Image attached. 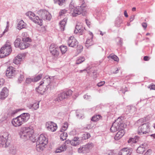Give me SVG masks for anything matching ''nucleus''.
I'll return each instance as SVG.
<instances>
[{
  "label": "nucleus",
  "instance_id": "f257e3e1",
  "mask_svg": "<svg viewBox=\"0 0 155 155\" xmlns=\"http://www.w3.org/2000/svg\"><path fill=\"white\" fill-rule=\"evenodd\" d=\"M126 127V125L120 117H118L112 124L110 128V130L112 132H115L120 129L114 137L116 140H118L124 134L125 132L124 129Z\"/></svg>",
  "mask_w": 155,
  "mask_h": 155
},
{
  "label": "nucleus",
  "instance_id": "f03ea898",
  "mask_svg": "<svg viewBox=\"0 0 155 155\" xmlns=\"http://www.w3.org/2000/svg\"><path fill=\"white\" fill-rule=\"evenodd\" d=\"M34 130L32 127H22L20 130L19 134L20 137L25 140H30L33 142H35L34 136Z\"/></svg>",
  "mask_w": 155,
  "mask_h": 155
},
{
  "label": "nucleus",
  "instance_id": "7ed1b4c3",
  "mask_svg": "<svg viewBox=\"0 0 155 155\" xmlns=\"http://www.w3.org/2000/svg\"><path fill=\"white\" fill-rule=\"evenodd\" d=\"M30 118V115L28 113H23L19 116L14 118L12 121L13 126L18 127L21 126L27 122Z\"/></svg>",
  "mask_w": 155,
  "mask_h": 155
},
{
  "label": "nucleus",
  "instance_id": "20e7f679",
  "mask_svg": "<svg viewBox=\"0 0 155 155\" xmlns=\"http://www.w3.org/2000/svg\"><path fill=\"white\" fill-rule=\"evenodd\" d=\"M48 140L46 136L44 134H41L38 137L36 143V149L38 152L42 151L45 148L48 143Z\"/></svg>",
  "mask_w": 155,
  "mask_h": 155
},
{
  "label": "nucleus",
  "instance_id": "39448f33",
  "mask_svg": "<svg viewBox=\"0 0 155 155\" xmlns=\"http://www.w3.org/2000/svg\"><path fill=\"white\" fill-rule=\"evenodd\" d=\"M40 85H43L47 88L53 89L56 86V84L54 82L53 78H50L48 76L44 77L40 82Z\"/></svg>",
  "mask_w": 155,
  "mask_h": 155
},
{
  "label": "nucleus",
  "instance_id": "423d86ee",
  "mask_svg": "<svg viewBox=\"0 0 155 155\" xmlns=\"http://www.w3.org/2000/svg\"><path fill=\"white\" fill-rule=\"evenodd\" d=\"M12 51L11 43L7 42L0 50V58H3L9 55Z\"/></svg>",
  "mask_w": 155,
  "mask_h": 155
},
{
  "label": "nucleus",
  "instance_id": "0eeeda50",
  "mask_svg": "<svg viewBox=\"0 0 155 155\" xmlns=\"http://www.w3.org/2000/svg\"><path fill=\"white\" fill-rule=\"evenodd\" d=\"M150 131V124L147 123L143 124L139 127L137 133L139 134H148Z\"/></svg>",
  "mask_w": 155,
  "mask_h": 155
},
{
  "label": "nucleus",
  "instance_id": "6e6552de",
  "mask_svg": "<svg viewBox=\"0 0 155 155\" xmlns=\"http://www.w3.org/2000/svg\"><path fill=\"white\" fill-rule=\"evenodd\" d=\"M72 93V91L70 90H68L66 92H61L58 94L57 97L54 99V101L58 102L67 98L71 96Z\"/></svg>",
  "mask_w": 155,
  "mask_h": 155
},
{
  "label": "nucleus",
  "instance_id": "1a4fd4ad",
  "mask_svg": "<svg viewBox=\"0 0 155 155\" xmlns=\"http://www.w3.org/2000/svg\"><path fill=\"white\" fill-rule=\"evenodd\" d=\"M80 0L82 2L81 5L80 6L77 7L73 9L72 12V11H71V13L73 17L77 16L85 11V6L84 5V0Z\"/></svg>",
  "mask_w": 155,
  "mask_h": 155
},
{
  "label": "nucleus",
  "instance_id": "9d476101",
  "mask_svg": "<svg viewBox=\"0 0 155 155\" xmlns=\"http://www.w3.org/2000/svg\"><path fill=\"white\" fill-rule=\"evenodd\" d=\"M9 134L8 132H5L0 136V146L2 147H6L9 145L8 140Z\"/></svg>",
  "mask_w": 155,
  "mask_h": 155
},
{
  "label": "nucleus",
  "instance_id": "9b49d317",
  "mask_svg": "<svg viewBox=\"0 0 155 155\" xmlns=\"http://www.w3.org/2000/svg\"><path fill=\"white\" fill-rule=\"evenodd\" d=\"M26 15L30 19L35 23L39 25H42V21L39 17L35 15V14L31 11H29L26 13Z\"/></svg>",
  "mask_w": 155,
  "mask_h": 155
},
{
  "label": "nucleus",
  "instance_id": "f8f14e48",
  "mask_svg": "<svg viewBox=\"0 0 155 155\" xmlns=\"http://www.w3.org/2000/svg\"><path fill=\"white\" fill-rule=\"evenodd\" d=\"M37 13L42 19L50 21L51 18V15L50 13L45 9H41L37 12Z\"/></svg>",
  "mask_w": 155,
  "mask_h": 155
},
{
  "label": "nucleus",
  "instance_id": "ddd939ff",
  "mask_svg": "<svg viewBox=\"0 0 155 155\" xmlns=\"http://www.w3.org/2000/svg\"><path fill=\"white\" fill-rule=\"evenodd\" d=\"M94 146V144L92 143H89L81 147L78 149L79 153H89Z\"/></svg>",
  "mask_w": 155,
  "mask_h": 155
},
{
  "label": "nucleus",
  "instance_id": "4468645a",
  "mask_svg": "<svg viewBox=\"0 0 155 155\" xmlns=\"http://www.w3.org/2000/svg\"><path fill=\"white\" fill-rule=\"evenodd\" d=\"M16 74V71L15 68L13 67L10 66L8 68L6 72V76L8 78H12Z\"/></svg>",
  "mask_w": 155,
  "mask_h": 155
},
{
  "label": "nucleus",
  "instance_id": "2eb2a0df",
  "mask_svg": "<svg viewBox=\"0 0 155 155\" xmlns=\"http://www.w3.org/2000/svg\"><path fill=\"white\" fill-rule=\"evenodd\" d=\"M46 126L48 130L51 132L55 131L57 128V124L53 122H47Z\"/></svg>",
  "mask_w": 155,
  "mask_h": 155
},
{
  "label": "nucleus",
  "instance_id": "dca6fc26",
  "mask_svg": "<svg viewBox=\"0 0 155 155\" xmlns=\"http://www.w3.org/2000/svg\"><path fill=\"white\" fill-rule=\"evenodd\" d=\"M67 42L68 46L72 47H75L78 45V41L72 36L69 38Z\"/></svg>",
  "mask_w": 155,
  "mask_h": 155
},
{
  "label": "nucleus",
  "instance_id": "f3484780",
  "mask_svg": "<svg viewBox=\"0 0 155 155\" xmlns=\"http://www.w3.org/2000/svg\"><path fill=\"white\" fill-rule=\"evenodd\" d=\"M133 150L131 148L125 147L122 148L118 153V155H131Z\"/></svg>",
  "mask_w": 155,
  "mask_h": 155
},
{
  "label": "nucleus",
  "instance_id": "a211bd4d",
  "mask_svg": "<svg viewBox=\"0 0 155 155\" xmlns=\"http://www.w3.org/2000/svg\"><path fill=\"white\" fill-rule=\"evenodd\" d=\"M70 143L71 144V140H66L64 143L59 148L55 150L56 153H59L65 151L67 149L66 144Z\"/></svg>",
  "mask_w": 155,
  "mask_h": 155
},
{
  "label": "nucleus",
  "instance_id": "6ab92c4d",
  "mask_svg": "<svg viewBox=\"0 0 155 155\" xmlns=\"http://www.w3.org/2000/svg\"><path fill=\"white\" fill-rule=\"evenodd\" d=\"M54 45L52 44L50 47V51L51 54L55 57H57L59 55L58 48L54 47Z\"/></svg>",
  "mask_w": 155,
  "mask_h": 155
},
{
  "label": "nucleus",
  "instance_id": "aec40b11",
  "mask_svg": "<svg viewBox=\"0 0 155 155\" xmlns=\"http://www.w3.org/2000/svg\"><path fill=\"white\" fill-rule=\"evenodd\" d=\"M25 56V53L19 54L13 60V63L16 64H19L22 59H24Z\"/></svg>",
  "mask_w": 155,
  "mask_h": 155
},
{
  "label": "nucleus",
  "instance_id": "412c9836",
  "mask_svg": "<svg viewBox=\"0 0 155 155\" xmlns=\"http://www.w3.org/2000/svg\"><path fill=\"white\" fill-rule=\"evenodd\" d=\"M84 29V28L82 26V24L78 23L76 26L74 32L76 34L79 33L80 35H82Z\"/></svg>",
  "mask_w": 155,
  "mask_h": 155
},
{
  "label": "nucleus",
  "instance_id": "4be33fe9",
  "mask_svg": "<svg viewBox=\"0 0 155 155\" xmlns=\"http://www.w3.org/2000/svg\"><path fill=\"white\" fill-rule=\"evenodd\" d=\"M8 91L7 88L4 87L2 89L0 94V99L4 100L8 95Z\"/></svg>",
  "mask_w": 155,
  "mask_h": 155
},
{
  "label": "nucleus",
  "instance_id": "5701e85b",
  "mask_svg": "<svg viewBox=\"0 0 155 155\" xmlns=\"http://www.w3.org/2000/svg\"><path fill=\"white\" fill-rule=\"evenodd\" d=\"M81 141L78 137H74L71 140V144L74 146H77L80 144Z\"/></svg>",
  "mask_w": 155,
  "mask_h": 155
},
{
  "label": "nucleus",
  "instance_id": "b1692460",
  "mask_svg": "<svg viewBox=\"0 0 155 155\" xmlns=\"http://www.w3.org/2000/svg\"><path fill=\"white\" fill-rule=\"evenodd\" d=\"M48 88L41 85H39L38 87L36 89V91L42 95L44 94L45 92L48 90Z\"/></svg>",
  "mask_w": 155,
  "mask_h": 155
},
{
  "label": "nucleus",
  "instance_id": "393cba45",
  "mask_svg": "<svg viewBox=\"0 0 155 155\" xmlns=\"http://www.w3.org/2000/svg\"><path fill=\"white\" fill-rule=\"evenodd\" d=\"M39 101H37L33 104H30L28 105V107L29 108L34 109V110H36L39 107Z\"/></svg>",
  "mask_w": 155,
  "mask_h": 155
},
{
  "label": "nucleus",
  "instance_id": "a878e982",
  "mask_svg": "<svg viewBox=\"0 0 155 155\" xmlns=\"http://www.w3.org/2000/svg\"><path fill=\"white\" fill-rule=\"evenodd\" d=\"M67 20V19L66 18H65L60 22L59 23L60 28L61 31H64Z\"/></svg>",
  "mask_w": 155,
  "mask_h": 155
},
{
  "label": "nucleus",
  "instance_id": "bb28decb",
  "mask_svg": "<svg viewBox=\"0 0 155 155\" xmlns=\"http://www.w3.org/2000/svg\"><path fill=\"white\" fill-rule=\"evenodd\" d=\"M26 27V24L22 20L20 21L17 26V28L19 30H21L23 28H25Z\"/></svg>",
  "mask_w": 155,
  "mask_h": 155
},
{
  "label": "nucleus",
  "instance_id": "cd10ccee",
  "mask_svg": "<svg viewBox=\"0 0 155 155\" xmlns=\"http://www.w3.org/2000/svg\"><path fill=\"white\" fill-rule=\"evenodd\" d=\"M145 150V148L144 147V144L141 145L137 150V153L142 154Z\"/></svg>",
  "mask_w": 155,
  "mask_h": 155
},
{
  "label": "nucleus",
  "instance_id": "c85d7f7f",
  "mask_svg": "<svg viewBox=\"0 0 155 155\" xmlns=\"http://www.w3.org/2000/svg\"><path fill=\"white\" fill-rule=\"evenodd\" d=\"M93 44L92 42V38H91L88 39L86 41L85 43V46L87 48H88L90 46H91Z\"/></svg>",
  "mask_w": 155,
  "mask_h": 155
},
{
  "label": "nucleus",
  "instance_id": "c756f323",
  "mask_svg": "<svg viewBox=\"0 0 155 155\" xmlns=\"http://www.w3.org/2000/svg\"><path fill=\"white\" fill-rule=\"evenodd\" d=\"M30 45V44H26L25 42L23 41L22 43H21L19 48L21 49H24L28 48Z\"/></svg>",
  "mask_w": 155,
  "mask_h": 155
},
{
  "label": "nucleus",
  "instance_id": "7c9ffc66",
  "mask_svg": "<svg viewBox=\"0 0 155 155\" xmlns=\"http://www.w3.org/2000/svg\"><path fill=\"white\" fill-rule=\"evenodd\" d=\"M101 118L102 117L100 115H94L91 118V120L93 121L96 122L101 119Z\"/></svg>",
  "mask_w": 155,
  "mask_h": 155
},
{
  "label": "nucleus",
  "instance_id": "2f4dec72",
  "mask_svg": "<svg viewBox=\"0 0 155 155\" xmlns=\"http://www.w3.org/2000/svg\"><path fill=\"white\" fill-rule=\"evenodd\" d=\"M85 61V58L83 57H80L77 58L76 60V64H79Z\"/></svg>",
  "mask_w": 155,
  "mask_h": 155
},
{
  "label": "nucleus",
  "instance_id": "473e14b6",
  "mask_svg": "<svg viewBox=\"0 0 155 155\" xmlns=\"http://www.w3.org/2000/svg\"><path fill=\"white\" fill-rule=\"evenodd\" d=\"M62 132V133L60 134V138L62 140H64L66 139L68 137V134L66 132Z\"/></svg>",
  "mask_w": 155,
  "mask_h": 155
},
{
  "label": "nucleus",
  "instance_id": "72a5a7b5",
  "mask_svg": "<svg viewBox=\"0 0 155 155\" xmlns=\"http://www.w3.org/2000/svg\"><path fill=\"white\" fill-rule=\"evenodd\" d=\"M55 4H58L60 6L63 5L65 3V0H53Z\"/></svg>",
  "mask_w": 155,
  "mask_h": 155
},
{
  "label": "nucleus",
  "instance_id": "f704fd0d",
  "mask_svg": "<svg viewBox=\"0 0 155 155\" xmlns=\"http://www.w3.org/2000/svg\"><path fill=\"white\" fill-rule=\"evenodd\" d=\"M68 124L67 122H65L64 125L60 129L61 132H63L66 130L68 128Z\"/></svg>",
  "mask_w": 155,
  "mask_h": 155
},
{
  "label": "nucleus",
  "instance_id": "c9c22d12",
  "mask_svg": "<svg viewBox=\"0 0 155 155\" xmlns=\"http://www.w3.org/2000/svg\"><path fill=\"white\" fill-rule=\"evenodd\" d=\"M60 49L62 54H65L67 50V47L66 46H61L60 47Z\"/></svg>",
  "mask_w": 155,
  "mask_h": 155
},
{
  "label": "nucleus",
  "instance_id": "e433bc0d",
  "mask_svg": "<svg viewBox=\"0 0 155 155\" xmlns=\"http://www.w3.org/2000/svg\"><path fill=\"white\" fill-rule=\"evenodd\" d=\"M135 137V138H130L128 141V142L129 143H130V144H132L133 143H136L137 142V140H138V138H139V137L137 136H136Z\"/></svg>",
  "mask_w": 155,
  "mask_h": 155
},
{
  "label": "nucleus",
  "instance_id": "4c0bfd02",
  "mask_svg": "<svg viewBox=\"0 0 155 155\" xmlns=\"http://www.w3.org/2000/svg\"><path fill=\"white\" fill-rule=\"evenodd\" d=\"M21 42V39L20 38H17L14 42L15 46L16 48H19Z\"/></svg>",
  "mask_w": 155,
  "mask_h": 155
},
{
  "label": "nucleus",
  "instance_id": "58836bf2",
  "mask_svg": "<svg viewBox=\"0 0 155 155\" xmlns=\"http://www.w3.org/2000/svg\"><path fill=\"white\" fill-rule=\"evenodd\" d=\"M122 22V20L119 18H117L115 22V26L117 27L120 26V24Z\"/></svg>",
  "mask_w": 155,
  "mask_h": 155
},
{
  "label": "nucleus",
  "instance_id": "ea45409f",
  "mask_svg": "<svg viewBox=\"0 0 155 155\" xmlns=\"http://www.w3.org/2000/svg\"><path fill=\"white\" fill-rule=\"evenodd\" d=\"M42 76V75L41 74H38L35 76L34 78H33L34 82H37L41 78Z\"/></svg>",
  "mask_w": 155,
  "mask_h": 155
},
{
  "label": "nucleus",
  "instance_id": "a19ab883",
  "mask_svg": "<svg viewBox=\"0 0 155 155\" xmlns=\"http://www.w3.org/2000/svg\"><path fill=\"white\" fill-rule=\"evenodd\" d=\"M17 152V150L15 147H13L9 150V152L10 154L12 155L15 154Z\"/></svg>",
  "mask_w": 155,
  "mask_h": 155
},
{
  "label": "nucleus",
  "instance_id": "79ce46f5",
  "mask_svg": "<svg viewBox=\"0 0 155 155\" xmlns=\"http://www.w3.org/2000/svg\"><path fill=\"white\" fill-rule=\"evenodd\" d=\"M90 137V134L89 133H86L83 134L82 138L83 140H84L88 139Z\"/></svg>",
  "mask_w": 155,
  "mask_h": 155
},
{
  "label": "nucleus",
  "instance_id": "37998d69",
  "mask_svg": "<svg viewBox=\"0 0 155 155\" xmlns=\"http://www.w3.org/2000/svg\"><path fill=\"white\" fill-rule=\"evenodd\" d=\"M109 57L111 58L115 61H119V58L117 57L115 55H114L113 54H111L109 56Z\"/></svg>",
  "mask_w": 155,
  "mask_h": 155
},
{
  "label": "nucleus",
  "instance_id": "c03bdc74",
  "mask_svg": "<svg viewBox=\"0 0 155 155\" xmlns=\"http://www.w3.org/2000/svg\"><path fill=\"white\" fill-rule=\"evenodd\" d=\"M81 113V111L77 110L76 111V116L78 118H81L82 117V114Z\"/></svg>",
  "mask_w": 155,
  "mask_h": 155
},
{
  "label": "nucleus",
  "instance_id": "a18cd8bd",
  "mask_svg": "<svg viewBox=\"0 0 155 155\" xmlns=\"http://www.w3.org/2000/svg\"><path fill=\"white\" fill-rule=\"evenodd\" d=\"M22 41L24 42H25L26 44H29L28 42L31 41V39L29 37L22 38Z\"/></svg>",
  "mask_w": 155,
  "mask_h": 155
},
{
  "label": "nucleus",
  "instance_id": "49530a36",
  "mask_svg": "<svg viewBox=\"0 0 155 155\" xmlns=\"http://www.w3.org/2000/svg\"><path fill=\"white\" fill-rule=\"evenodd\" d=\"M23 73L21 74H20V77L18 79V81L19 83H21L24 80V75Z\"/></svg>",
  "mask_w": 155,
  "mask_h": 155
},
{
  "label": "nucleus",
  "instance_id": "de8ad7c7",
  "mask_svg": "<svg viewBox=\"0 0 155 155\" xmlns=\"http://www.w3.org/2000/svg\"><path fill=\"white\" fill-rule=\"evenodd\" d=\"M75 6V2L73 1L72 0L69 5V8L70 9H73L74 8Z\"/></svg>",
  "mask_w": 155,
  "mask_h": 155
},
{
  "label": "nucleus",
  "instance_id": "09e8293b",
  "mask_svg": "<svg viewBox=\"0 0 155 155\" xmlns=\"http://www.w3.org/2000/svg\"><path fill=\"white\" fill-rule=\"evenodd\" d=\"M67 11L65 9H62L60 10L59 12V15L60 16H61L65 14L67 12Z\"/></svg>",
  "mask_w": 155,
  "mask_h": 155
},
{
  "label": "nucleus",
  "instance_id": "8fccbe9b",
  "mask_svg": "<svg viewBox=\"0 0 155 155\" xmlns=\"http://www.w3.org/2000/svg\"><path fill=\"white\" fill-rule=\"evenodd\" d=\"M32 82H34L33 79L31 78H27L25 80V83L27 84H30Z\"/></svg>",
  "mask_w": 155,
  "mask_h": 155
},
{
  "label": "nucleus",
  "instance_id": "3c124183",
  "mask_svg": "<svg viewBox=\"0 0 155 155\" xmlns=\"http://www.w3.org/2000/svg\"><path fill=\"white\" fill-rule=\"evenodd\" d=\"M152 150L151 149H148L143 155H150L152 153Z\"/></svg>",
  "mask_w": 155,
  "mask_h": 155
},
{
  "label": "nucleus",
  "instance_id": "603ef678",
  "mask_svg": "<svg viewBox=\"0 0 155 155\" xmlns=\"http://www.w3.org/2000/svg\"><path fill=\"white\" fill-rule=\"evenodd\" d=\"M148 87L151 90H155V84H151Z\"/></svg>",
  "mask_w": 155,
  "mask_h": 155
},
{
  "label": "nucleus",
  "instance_id": "864d4df0",
  "mask_svg": "<svg viewBox=\"0 0 155 155\" xmlns=\"http://www.w3.org/2000/svg\"><path fill=\"white\" fill-rule=\"evenodd\" d=\"M84 98L86 100H89L91 99V97L90 95L85 94L84 96Z\"/></svg>",
  "mask_w": 155,
  "mask_h": 155
},
{
  "label": "nucleus",
  "instance_id": "5fc2aeb1",
  "mask_svg": "<svg viewBox=\"0 0 155 155\" xmlns=\"http://www.w3.org/2000/svg\"><path fill=\"white\" fill-rule=\"evenodd\" d=\"M127 88L126 87H125L124 88H121V89L120 90V91H121L122 93L124 94H125V92L127 91Z\"/></svg>",
  "mask_w": 155,
  "mask_h": 155
},
{
  "label": "nucleus",
  "instance_id": "6e6d98bb",
  "mask_svg": "<svg viewBox=\"0 0 155 155\" xmlns=\"http://www.w3.org/2000/svg\"><path fill=\"white\" fill-rule=\"evenodd\" d=\"M105 82L104 81H101L97 83V85L99 87H101L103 86L105 84Z\"/></svg>",
  "mask_w": 155,
  "mask_h": 155
},
{
  "label": "nucleus",
  "instance_id": "4d7b16f0",
  "mask_svg": "<svg viewBox=\"0 0 155 155\" xmlns=\"http://www.w3.org/2000/svg\"><path fill=\"white\" fill-rule=\"evenodd\" d=\"M5 82L3 78L0 79V87L3 85Z\"/></svg>",
  "mask_w": 155,
  "mask_h": 155
},
{
  "label": "nucleus",
  "instance_id": "13d9d810",
  "mask_svg": "<svg viewBox=\"0 0 155 155\" xmlns=\"http://www.w3.org/2000/svg\"><path fill=\"white\" fill-rule=\"evenodd\" d=\"M142 27L145 29L146 28L147 26V24L145 22H143L142 24Z\"/></svg>",
  "mask_w": 155,
  "mask_h": 155
},
{
  "label": "nucleus",
  "instance_id": "bf43d9fd",
  "mask_svg": "<svg viewBox=\"0 0 155 155\" xmlns=\"http://www.w3.org/2000/svg\"><path fill=\"white\" fill-rule=\"evenodd\" d=\"M143 60L145 61H148L149 60V58L148 56H145L143 57Z\"/></svg>",
  "mask_w": 155,
  "mask_h": 155
},
{
  "label": "nucleus",
  "instance_id": "052dcab7",
  "mask_svg": "<svg viewBox=\"0 0 155 155\" xmlns=\"http://www.w3.org/2000/svg\"><path fill=\"white\" fill-rule=\"evenodd\" d=\"M134 18V15H133L131 16L130 17V22L132 21Z\"/></svg>",
  "mask_w": 155,
  "mask_h": 155
},
{
  "label": "nucleus",
  "instance_id": "680f3d73",
  "mask_svg": "<svg viewBox=\"0 0 155 155\" xmlns=\"http://www.w3.org/2000/svg\"><path fill=\"white\" fill-rule=\"evenodd\" d=\"M8 28L9 27H6V28L5 29L4 31L3 32V35H4L5 32H7L8 31Z\"/></svg>",
  "mask_w": 155,
  "mask_h": 155
},
{
  "label": "nucleus",
  "instance_id": "e2e57ef3",
  "mask_svg": "<svg viewBox=\"0 0 155 155\" xmlns=\"http://www.w3.org/2000/svg\"><path fill=\"white\" fill-rule=\"evenodd\" d=\"M86 23L87 24V25L89 26L90 25V22L87 20H86Z\"/></svg>",
  "mask_w": 155,
  "mask_h": 155
},
{
  "label": "nucleus",
  "instance_id": "0e129e2a",
  "mask_svg": "<svg viewBox=\"0 0 155 155\" xmlns=\"http://www.w3.org/2000/svg\"><path fill=\"white\" fill-rule=\"evenodd\" d=\"M124 15L126 17H128V15L127 14V13L126 11L125 10V11H124Z\"/></svg>",
  "mask_w": 155,
  "mask_h": 155
},
{
  "label": "nucleus",
  "instance_id": "69168bd1",
  "mask_svg": "<svg viewBox=\"0 0 155 155\" xmlns=\"http://www.w3.org/2000/svg\"><path fill=\"white\" fill-rule=\"evenodd\" d=\"M17 112H18L17 110H15L12 111V114H15Z\"/></svg>",
  "mask_w": 155,
  "mask_h": 155
},
{
  "label": "nucleus",
  "instance_id": "338daca9",
  "mask_svg": "<svg viewBox=\"0 0 155 155\" xmlns=\"http://www.w3.org/2000/svg\"><path fill=\"white\" fill-rule=\"evenodd\" d=\"M150 136L151 137H153L154 138H155V134H151Z\"/></svg>",
  "mask_w": 155,
  "mask_h": 155
},
{
  "label": "nucleus",
  "instance_id": "774afa93",
  "mask_svg": "<svg viewBox=\"0 0 155 155\" xmlns=\"http://www.w3.org/2000/svg\"><path fill=\"white\" fill-rule=\"evenodd\" d=\"M9 22L8 21H7V27H9Z\"/></svg>",
  "mask_w": 155,
  "mask_h": 155
}]
</instances>
